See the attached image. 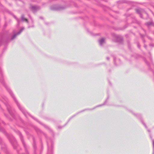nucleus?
I'll return each mask as SVG.
<instances>
[{
    "instance_id": "1",
    "label": "nucleus",
    "mask_w": 154,
    "mask_h": 154,
    "mask_svg": "<svg viewBox=\"0 0 154 154\" xmlns=\"http://www.w3.org/2000/svg\"><path fill=\"white\" fill-rule=\"evenodd\" d=\"M99 43L100 45H102L105 43V39L104 38H101L99 41Z\"/></svg>"
},
{
    "instance_id": "2",
    "label": "nucleus",
    "mask_w": 154,
    "mask_h": 154,
    "mask_svg": "<svg viewBox=\"0 0 154 154\" xmlns=\"http://www.w3.org/2000/svg\"><path fill=\"white\" fill-rule=\"evenodd\" d=\"M24 29V28H22L20 30V31L18 32L17 33H16V34H14V35L12 37V39H14L15 37H16L17 35H19L22 32V31Z\"/></svg>"
},
{
    "instance_id": "3",
    "label": "nucleus",
    "mask_w": 154,
    "mask_h": 154,
    "mask_svg": "<svg viewBox=\"0 0 154 154\" xmlns=\"http://www.w3.org/2000/svg\"><path fill=\"white\" fill-rule=\"evenodd\" d=\"M21 19H22V20L23 21H25L26 22H27V19L25 18L23 16H22V17H21Z\"/></svg>"
},
{
    "instance_id": "4",
    "label": "nucleus",
    "mask_w": 154,
    "mask_h": 154,
    "mask_svg": "<svg viewBox=\"0 0 154 154\" xmlns=\"http://www.w3.org/2000/svg\"><path fill=\"white\" fill-rule=\"evenodd\" d=\"M153 154H154V140H153Z\"/></svg>"
},
{
    "instance_id": "5",
    "label": "nucleus",
    "mask_w": 154,
    "mask_h": 154,
    "mask_svg": "<svg viewBox=\"0 0 154 154\" xmlns=\"http://www.w3.org/2000/svg\"><path fill=\"white\" fill-rule=\"evenodd\" d=\"M32 8L33 10H34L36 9V7L35 6H33L32 7Z\"/></svg>"
},
{
    "instance_id": "6",
    "label": "nucleus",
    "mask_w": 154,
    "mask_h": 154,
    "mask_svg": "<svg viewBox=\"0 0 154 154\" xmlns=\"http://www.w3.org/2000/svg\"><path fill=\"white\" fill-rule=\"evenodd\" d=\"M116 37L117 38V39L116 40V41H119V40L118 39L119 38V37H118V36H116Z\"/></svg>"
},
{
    "instance_id": "7",
    "label": "nucleus",
    "mask_w": 154,
    "mask_h": 154,
    "mask_svg": "<svg viewBox=\"0 0 154 154\" xmlns=\"http://www.w3.org/2000/svg\"><path fill=\"white\" fill-rule=\"evenodd\" d=\"M104 105V104H102V105H101L98 106H97V107H99V106H102L103 105Z\"/></svg>"
},
{
    "instance_id": "8",
    "label": "nucleus",
    "mask_w": 154,
    "mask_h": 154,
    "mask_svg": "<svg viewBox=\"0 0 154 154\" xmlns=\"http://www.w3.org/2000/svg\"><path fill=\"white\" fill-rule=\"evenodd\" d=\"M143 125H144L145 126V127H146V125L144 124H143Z\"/></svg>"
},
{
    "instance_id": "9",
    "label": "nucleus",
    "mask_w": 154,
    "mask_h": 154,
    "mask_svg": "<svg viewBox=\"0 0 154 154\" xmlns=\"http://www.w3.org/2000/svg\"><path fill=\"white\" fill-rule=\"evenodd\" d=\"M107 59H108V60H109V59L108 58H107Z\"/></svg>"
},
{
    "instance_id": "10",
    "label": "nucleus",
    "mask_w": 154,
    "mask_h": 154,
    "mask_svg": "<svg viewBox=\"0 0 154 154\" xmlns=\"http://www.w3.org/2000/svg\"><path fill=\"white\" fill-rule=\"evenodd\" d=\"M17 105H18V106H19V105H18V104H17Z\"/></svg>"
},
{
    "instance_id": "11",
    "label": "nucleus",
    "mask_w": 154,
    "mask_h": 154,
    "mask_svg": "<svg viewBox=\"0 0 154 154\" xmlns=\"http://www.w3.org/2000/svg\"><path fill=\"white\" fill-rule=\"evenodd\" d=\"M17 105H18V106H19V105H18V104H17Z\"/></svg>"
}]
</instances>
